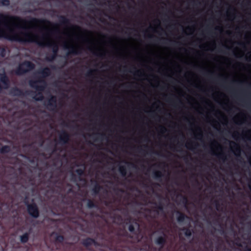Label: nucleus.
Segmentation results:
<instances>
[{
  "label": "nucleus",
  "instance_id": "nucleus-1",
  "mask_svg": "<svg viewBox=\"0 0 251 251\" xmlns=\"http://www.w3.org/2000/svg\"><path fill=\"white\" fill-rule=\"evenodd\" d=\"M57 28L47 21L32 19L25 21L18 17L0 14V37L20 42H35L40 46L52 47L53 55L58 50V45L62 44L69 50L68 53H77L84 45L89 49V36L78 26L66 28L63 33L64 39H54V32Z\"/></svg>",
  "mask_w": 251,
  "mask_h": 251
},
{
  "label": "nucleus",
  "instance_id": "nucleus-2",
  "mask_svg": "<svg viewBox=\"0 0 251 251\" xmlns=\"http://www.w3.org/2000/svg\"><path fill=\"white\" fill-rule=\"evenodd\" d=\"M29 84L31 87L34 88L38 92L42 91L46 86L45 82L42 79L38 80H31ZM43 98L42 95L40 92H38L36 95L33 97L36 100H41Z\"/></svg>",
  "mask_w": 251,
  "mask_h": 251
},
{
  "label": "nucleus",
  "instance_id": "nucleus-3",
  "mask_svg": "<svg viewBox=\"0 0 251 251\" xmlns=\"http://www.w3.org/2000/svg\"><path fill=\"white\" fill-rule=\"evenodd\" d=\"M33 68V65L29 62H25L20 64L16 71L18 75H22L30 71Z\"/></svg>",
  "mask_w": 251,
  "mask_h": 251
},
{
  "label": "nucleus",
  "instance_id": "nucleus-4",
  "mask_svg": "<svg viewBox=\"0 0 251 251\" xmlns=\"http://www.w3.org/2000/svg\"><path fill=\"white\" fill-rule=\"evenodd\" d=\"M27 206L29 214L34 218H37L39 216V212L36 205L35 204H29Z\"/></svg>",
  "mask_w": 251,
  "mask_h": 251
},
{
  "label": "nucleus",
  "instance_id": "nucleus-5",
  "mask_svg": "<svg viewBox=\"0 0 251 251\" xmlns=\"http://www.w3.org/2000/svg\"><path fill=\"white\" fill-rule=\"evenodd\" d=\"M246 119V115L242 113H240L236 115L234 117L233 121L235 123L239 125L244 123L245 122Z\"/></svg>",
  "mask_w": 251,
  "mask_h": 251
},
{
  "label": "nucleus",
  "instance_id": "nucleus-6",
  "mask_svg": "<svg viewBox=\"0 0 251 251\" xmlns=\"http://www.w3.org/2000/svg\"><path fill=\"white\" fill-rule=\"evenodd\" d=\"M211 148L215 154L220 153L222 151L221 146L217 142H214L211 144Z\"/></svg>",
  "mask_w": 251,
  "mask_h": 251
},
{
  "label": "nucleus",
  "instance_id": "nucleus-7",
  "mask_svg": "<svg viewBox=\"0 0 251 251\" xmlns=\"http://www.w3.org/2000/svg\"><path fill=\"white\" fill-rule=\"evenodd\" d=\"M230 147L232 151L234 152L235 155H239L241 153V150L238 145L234 142H230Z\"/></svg>",
  "mask_w": 251,
  "mask_h": 251
},
{
  "label": "nucleus",
  "instance_id": "nucleus-8",
  "mask_svg": "<svg viewBox=\"0 0 251 251\" xmlns=\"http://www.w3.org/2000/svg\"><path fill=\"white\" fill-rule=\"evenodd\" d=\"M49 104L47 105V107L48 109H51V107H50V105H52L53 107L55 106V100L54 98L51 97L50 100L49 101Z\"/></svg>",
  "mask_w": 251,
  "mask_h": 251
},
{
  "label": "nucleus",
  "instance_id": "nucleus-9",
  "mask_svg": "<svg viewBox=\"0 0 251 251\" xmlns=\"http://www.w3.org/2000/svg\"><path fill=\"white\" fill-rule=\"evenodd\" d=\"M50 73V70L48 68L44 69L41 73V75L43 77L49 75Z\"/></svg>",
  "mask_w": 251,
  "mask_h": 251
},
{
  "label": "nucleus",
  "instance_id": "nucleus-10",
  "mask_svg": "<svg viewBox=\"0 0 251 251\" xmlns=\"http://www.w3.org/2000/svg\"><path fill=\"white\" fill-rule=\"evenodd\" d=\"M28 234L25 233L20 237V241L22 243H26L28 241Z\"/></svg>",
  "mask_w": 251,
  "mask_h": 251
},
{
  "label": "nucleus",
  "instance_id": "nucleus-11",
  "mask_svg": "<svg viewBox=\"0 0 251 251\" xmlns=\"http://www.w3.org/2000/svg\"><path fill=\"white\" fill-rule=\"evenodd\" d=\"M164 243V239L163 237H158L156 240V243L158 245H161Z\"/></svg>",
  "mask_w": 251,
  "mask_h": 251
},
{
  "label": "nucleus",
  "instance_id": "nucleus-12",
  "mask_svg": "<svg viewBox=\"0 0 251 251\" xmlns=\"http://www.w3.org/2000/svg\"><path fill=\"white\" fill-rule=\"evenodd\" d=\"M204 48L205 50H213L215 48V44L213 43Z\"/></svg>",
  "mask_w": 251,
  "mask_h": 251
},
{
  "label": "nucleus",
  "instance_id": "nucleus-13",
  "mask_svg": "<svg viewBox=\"0 0 251 251\" xmlns=\"http://www.w3.org/2000/svg\"><path fill=\"white\" fill-rule=\"evenodd\" d=\"M93 242H94V241L93 240L90 239H86V240H85L83 242V244L85 246H88L89 245H91V244H92L93 243Z\"/></svg>",
  "mask_w": 251,
  "mask_h": 251
},
{
  "label": "nucleus",
  "instance_id": "nucleus-14",
  "mask_svg": "<svg viewBox=\"0 0 251 251\" xmlns=\"http://www.w3.org/2000/svg\"><path fill=\"white\" fill-rule=\"evenodd\" d=\"M9 151V148L7 146H4V147H3L1 150H0V151L1 152H8V151Z\"/></svg>",
  "mask_w": 251,
  "mask_h": 251
},
{
  "label": "nucleus",
  "instance_id": "nucleus-15",
  "mask_svg": "<svg viewBox=\"0 0 251 251\" xmlns=\"http://www.w3.org/2000/svg\"><path fill=\"white\" fill-rule=\"evenodd\" d=\"M245 135L247 136V139L251 141V130L247 132Z\"/></svg>",
  "mask_w": 251,
  "mask_h": 251
},
{
  "label": "nucleus",
  "instance_id": "nucleus-16",
  "mask_svg": "<svg viewBox=\"0 0 251 251\" xmlns=\"http://www.w3.org/2000/svg\"><path fill=\"white\" fill-rule=\"evenodd\" d=\"M1 3L3 5H8L9 4V1L8 0H2Z\"/></svg>",
  "mask_w": 251,
  "mask_h": 251
},
{
  "label": "nucleus",
  "instance_id": "nucleus-17",
  "mask_svg": "<svg viewBox=\"0 0 251 251\" xmlns=\"http://www.w3.org/2000/svg\"><path fill=\"white\" fill-rule=\"evenodd\" d=\"M184 219V216L182 214H180L179 216L177 217L178 221L179 222L182 221Z\"/></svg>",
  "mask_w": 251,
  "mask_h": 251
},
{
  "label": "nucleus",
  "instance_id": "nucleus-18",
  "mask_svg": "<svg viewBox=\"0 0 251 251\" xmlns=\"http://www.w3.org/2000/svg\"><path fill=\"white\" fill-rule=\"evenodd\" d=\"M185 234L186 236H190L191 235V232L189 230H186L185 232Z\"/></svg>",
  "mask_w": 251,
  "mask_h": 251
},
{
  "label": "nucleus",
  "instance_id": "nucleus-19",
  "mask_svg": "<svg viewBox=\"0 0 251 251\" xmlns=\"http://www.w3.org/2000/svg\"><path fill=\"white\" fill-rule=\"evenodd\" d=\"M56 240L59 242H62L63 240V238L62 236H58L56 237Z\"/></svg>",
  "mask_w": 251,
  "mask_h": 251
},
{
  "label": "nucleus",
  "instance_id": "nucleus-20",
  "mask_svg": "<svg viewBox=\"0 0 251 251\" xmlns=\"http://www.w3.org/2000/svg\"><path fill=\"white\" fill-rule=\"evenodd\" d=\"M129 230L130 231H133L134 230V227L132 226H129Z\"/></svg>",
  "mask_w": 251,
  "mask_h": 251
},
{
  "label": "nucleus",
  "instance_id": "nucleus-21",
  "mask_svg": "<svg viewBox=\"0 0 251 251\" xmlns=\"http://www.w3.org/2000/svg\"><path fill=\"white\" fill-rule=\"evenodd\" d=\"M76 171L78 175H81L82 174V173H83L82 170H76Z\"/></svg>",
  "mask_w": 251,
  "mask_h": 251
},
{
  "label": "nucleus",
  "instance_id": "nucleus-22",
  "mask_svg": "<svg viewBox=\"0 0 251 251\" xmlns=\"http://www.w3.org/2000/svg\"><path fill=\"white\" fill-rule=\"evenodd\" d=\"M193 32H194V30L192 29H191L190 32L188 33L189 34H191V33H193Z\"/></svg>",
  "mask_w": 251,
  "mask_h": 251
},
{
  "label": "nucleus",
  "instance_id": "nucleus-23",
  "mask_svg": "<svg viewBox=\"0 0 251 251\" xmlns=\"http://www.w3.org/2000/svg\"><path fill=\"white\" fill-rule=\"evenodd\" d=\"M120 171L121 172V173L122 174V175H124L125 174V173H124L123 171H122L121 168H120Z\"/></svg>",
  "mask_w": 251,
  "mask_h": 251
},
{
  "label": "nucleus",
  "instance_id": "nucleus-24",
  "mask_svg": "<svg viewBox=\"0 0 251 251\" xmlns=\"http://www.w3.org/2000/svg\"><path fill=\"white\" fill-rule=\"evenodd\" d=\"M88 206H89V207H92V206L91 205H90V204H89V203H88Z\"/></svg>",
  "mask_w": 251,
  "mask_h": 251
},
{
  "label": "nucleus",
  "instance_id": "nucleus-25",
  "mask_svg": "<svg viewBox=\"0 0 251 251\" xmlns=\"http://www.w3.org/2000/svg\"><path fill=\"white\" fill-rule=\"evenodd\" d=\"M249 251H251V250H249Z\"/></svg>",
  "mask_w": 251,
  "mask_h": 251
}]
</instances>
